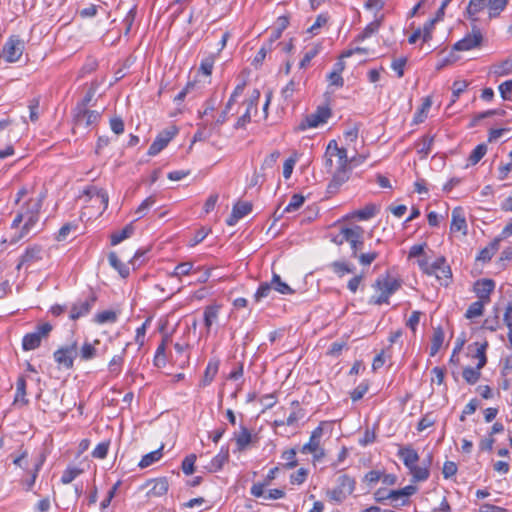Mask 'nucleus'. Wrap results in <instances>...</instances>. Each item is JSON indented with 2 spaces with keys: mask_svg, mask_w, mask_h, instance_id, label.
I'll return each instance as SVG.
<instances>
[{
  "mask_svg": "<svg viewBox=\"0 0 512 512\" xmlns=\"http://www.w3.org/2000/svg\"><path fill=\"white\" fill-rule=\"evenodd\" d=\"M509 0H470L466 8L467 19L471 21V33L454 44L457 51H468L481 45L483 35L477 26L478 14L488 9V20L498 17L508 5Z\"/></svg>",
  "mask_w": 512,
  "mask_h": 512,
  "instance_id": "f257e3e1",
  "label": "nucleus"
},
{
  "mask_svg": "<svg viewBox=\"0 0 512 512\" xmlns=\"http://www.w3.org/2000/svg\"><path fill=\"white\" fill-rule=\"evenodd\" d=\"M45 193H40L37 197H30L16 213L11 229H17L11 238L10 243L16 244L20 240L36 234V228L40 220V211L45 199Z\"/></svg>",
  "mask_w": 512,
  "mask_h": 512,
  "instance_id": "f03ea898",
  "label": "nucleus"
},
{
  "mask_svg": "<svg viewBox=\"0 0 512 512\" xmlns=\"http://www.w3.org/2000/svg\"><path fill=\"white\" fill-rule=\"evenodd\" d=\"M402 286V280L391 276L389 273L380 275L372 284L375 294L368 303L372 305L389 304V298Z\"/></svg>",
  "mask_w": 512,
  "mask_h": 512,
  "instance_id": "7ed1b4c3",
  "label": "nucleus"
},
{
  "mask_svg": "<svg viewBox=\"0 0 512 512\" xmlns=\"http://www.w3.org/2000/svg\"><path fill=\"white\" fill-rule=\"evenodd\" d=\"M52 329L53 326L48 322L36 326L33 332L24 335L22 339L23 350L31 351L37 349L41 345L42 340L48 338Z\"/></svg>",
  "mask_w": 512,
  "mask_h": 512,
  "instance_id": "20e7f679",
  "label": "nucleus"
},
{
  "mask_svg": "<svg viewBox=\"0 0 512 512\" xmlns=\"http://www.w3.org/2000/svg\"><path fill=\"white\" fill-rule=\"evenodd\" d=\"M78 356V342L76 340L59 347L54 353L53 358L59 367L71 369L74 360Z\"/></svg>",
  "mask_w": 512,
  "mask_h": 512,
  "instance_id": "39448f33",
  "label": "nucleus"
},
{
  "mask_svg": "<svg viewBox=\"0 0 512 512\" xmlns=\"http://www.w3.org/2000/svg\"><path fill=\"white\" fill-rule=\"evenodd\" d=\"M323 436V428L316 427L310 435L308 443L301 448V453L312 454L314 461H320L325 456V450L321 446V438Z\"/></svg>",
  "mask_w": 512,
  "mask_h": 512,
  "instance_id": "423d86ee",
  "label": "nucleus"
},
{
  "mask_svg": "<svg viewBox=\"0 0 512 512\" xmlns=\"http://www.w3.org/2000/svg\"><path fill=\"white\" fill-rule=\"evenodd\" d=\"M25 48L24 42L18 36H11L3 46L2 54L6 62L19 61Z\"/></svg>",
  "mask_w": 512,
  "mask_h": 512,
  "instance_id": "0eeeda50",
  "label": "nucleus"
},
{
  "mask_svg": "<svg viewBox=\"0 0 512 512\" xmlns=\"http://www.w3.org/2000/svg\"><path fill=\"white\" fill-rule=\"evenodd\" d=\"M331 116V109L327 106H319L317 110L305 117L298 125L299 131H305L308 128H316L320 124L326 123Z\"/></svg>",
  "mask_w": 512,
  "mask_h": 512,
  "instance_id": "6e6552de",
  "label": "nucleus"
},
{
  "mask_svg": "<svg viewBox=\"0 0 512 512\" xmlns=\"http://www.w3.org/2000/svg\"><path fill=\"white\" fill-rule=\"evenodd\" d=\"M363 234L364 230L361 226L344 227V239L350 244L352 258L357 256L358 252L363 249Z\"/></svg>",
  "mask_w": 512,
  "mask_h": 512,
  "instance_id": "1a4fd4ad",
  "label": "nucleus"
},
{
  "mask_svg": "<svg viewBox=\"0 0 512 512\" xmlns=\"http://www.w3.org/2000/svg\"><path fill=\"white\" fill-rule=\"evenodd\" d=\"M101 118V114L96 110L74 109L73 122L74 128H88L96 124Z\"/></svg>",
  "mask_w": 512,
  "mask_h": 512,
  "instance_id": "9d476101",
  "label": "nucleus"
},
{
  "mask_svg": "<svg viewBox=\"0 0 512 512\" xmlns=\"http://www.w3.org/2000/svg\"><path fill=\"white\" fill-rule=\"evenodd\" d=\"M178 128L176 126H170L165 130L161 131L153 143L148 149V155L155 156L160 153L168 143L177 135Z\"/></svg>",
  "mask_w": 512,
  "mask_h": 512,
  "instance_id": "9b49d317",
  "label": "nucleus"
},
{
  "mask_svg": "<svg viewBox=\"0 0 512 512\" xmlns=\"http://www.w3.org/2000/svg\"><path fill=\"white\" fill-rule=\"evenodd\" d=\"M83 195L88 197V201L93 205H98L101 209L99 214H102L108 207L109 196L106 190L96 186H89L83 191Z\"/></svg>",
  "mask_w": 512,
  "mask_h": 512,
  "instance_id": "f8f14e48",
  "label": "nucleus"
},
{
  "mask_svg": "<svg viewBox=\"0 0 512 512\" xmlns=\"http://www.w3.org/2000/svg\"><path fill=\"white\" fill-rule=\"evenodd\" d=\"M46 457L43 453H41L32 464V467L26 471V476L22 478L21 483L24 486L26 491H31L34 487L35 481L38 477V473L41 470Z\"/></svg>",
  "mask_w": 512,
  "mask_h": 512,
  "instance_id": "ddd939ff",
  "label": "nucleus"
},
{
  "mask_svg": "<svg viewBox=\"0 0 512 512\" xmlns=\"http://www.w3.org/2000/svg\"><path fill=\"white\" fill-rule=\"evenodd\" d=\"M435 272H430V276H435L442 285H448L452 277L451 268L446 263L445 257L441 256L432 263V268Z\"/></svg>",
  "mask_w": 512,
  "mask_h": 512,
  "instance_id": "4468645a",
  "label": "nucleus"
},
{
  "mask_svg": "<svg viewBox=\"0 0 512 512\" xmlns=\"http://www.w3.org/2000/svg\"><path fill=\"white\" fill-rule=\"evenodd\" d=\"M43 249L40 245H32L26 248L23 255L20 257L16 269L20 270L22 266H31L32 264L42 260Z\"/></svg>",
  "mask_w": 512,
  "mask_h": 512,
  "instance_id": "2eb2a0df",
  "label": "nucleus"
},
{
  "mask_svg": "<svg viewBox=\"0 0 512 512\" xmlns=\"http://www.w3.org/2000/svg\"><path fill=\"white\" fill-rule=\"evenodd\" d=\"M96 302V296L94 294H91L87 299L84 301H79L75 303L71 310H70V319L71 320H77L80 317H83L87 315L92 307L94 306Z\"/></svg>",
  "mask_w": 512,
  "mask_h": 512,
  "instance_id": "dca6fc26",
  "label": "nucleus"
},
{
  "mask_svg": "<svg viewBox=\"0 0 512 512\" xmlns=\"http://www.w3.org/2000/svg\"><path fill=\"white\" fill-rule=\"evenodd\" d=\"M495 288V283L491 279H481L476 281L474 285V291L479 298L486 303L490 301V294Z\"/></svg>",
  "mask_w": 512,
  "mask_h": 512,
  "instance_id": "f3484780",
  "label": "nucleus"
},
{
  "mask_svg": "<svg viewBox=\"0 0 512 512\" xmlns=\"http://www.w3.org/2000/svg\"><path fill=\"white\" fill-rule=\"evenodd\" d=\"M450 229L452 232H462L463 234L467 233L466 218L461 207H456L453 209L451 214Z\"/></svg>",
  "mask_w": 512,
  "mask_h": 512,
  "instance_id": "a211bd4d",
  "label": "nucleus"
},
{
  "mask_svg": "<svg viewBox=\"0 0 512 512\" xmlns=\"http://www.w3.org/2000/svg\"><path fill=\"white\" fill-rule=\"evenodd\" d=\"M278 471V467L270 469L263 482L254 483L252 485L250 489V494L257 498L264 496L265 487L268 486L271 483V481L275 479Z\"/></svg>",
  "mask_w": 512,
  "mask_h": 512,
  "instance_id": "6ab92c4d",
  "label": "nucleus"
},
{
  "mask_svg": "<svg viewBox=\"0 0 512 512\" xmlns=\"http://www.w3.org/2000/svg\"><path fill=\"white\" fill-rule=\"evenodd\" d=\"M398 457L403 461L406 468H411L419 461V455L411 446H401L397 453Z\"/></svg>",
  "mask_w": 512,
  "mask_h": 512,
  "instance_id": "aec40b11",
  "label": "nucleus"
},
{
  "mask_svg": "<svg viewBox=\"0 0 512 512\" xmlns=\"http://www.w3.org/2000/svg\"><path fill=\"white\" fill-rule=\"evenodd\" d=\"M237 450L244 451L252 442V434L249 429L243 425L240 426V431L234 434Z\"/></svg>",
  "mask_w": 512,
  "mask_h": 512,
  "instance_id": "412c9836",
  "label": "nucleus"
},
{
  "mask_svg": "<svg viewBox=\"0 0 512 512\" xmlns=\"http://www.w3.org/2000/svg\"><path fill=\"white\" fill-rule=\"evenodd\" d=\"M149 485L151 488L148 490L149 497H160L167 493L169 484L166 478H159L152 480Z\"/></svg>",
  "mask_w": 512,
  "mask_h": 512,
  "instance_id": "4be33fe9",
  "label": "nucleus"
},
{
  "mask_svg": "<svg viewBox=\"0 0 512 512\" xmlns=\"http://www.w3.org/2000/svg\"><path fill=\"white\" fill-rule=\"evenodd\" d=\"M229 459V451H228V448H221L220 452L214 456L212 458V460L210 461V464L208 466H206L207 470L209 472H217V471H220L224 464L228 461Z\"/></svg>",
  "mask_w": 512,
  "mask_h": 512,
  "instance_id": "5701e85b",
  "label": "nucleus"
},
{
  "mask_svg": "<svg viewBox=\"0 0 512 512\" xmlns=\"http://www.w3.org/2000/svg\"><path fill=\"white\" fill-rule=\"evenodd\" d=\"M219 305H208L204 309L203 318H204V325L206 327L207 333L210 332V329L214 323L217 322L218 316H219Z\"/></svg>",
  "mask_w": 512,
  "mask_h": 512,
  "instance_id": "b1692460",
  "label": "nucleus"
},
{
  "mask_svg": "<svg viewBox=\"0 0 512 512\" xmlns=\"http://www.w3.org/2000/svg\"><path fill=\"white\" fill-rule=\"evenodd\" d=\"M26 379L24 375L18 377L16 382V393L14 397V404L21 403L22 405H28L29 400L26 398Z\"/></svg>",
  "mask_w": 512,
  "mask_h": 512,
  "instance_id": "393cba45",
  "label": "nucleus"
},
{
  "mask_svg": "<svg viewBox=\"0 0 512 512\" xmlns=\"http://www.w3.org/2000/svg\"><path fill=\"white\" fill-rule=\"evenodd\" d=\"M348 175L346 170L338 169V171L334 174L332 180L329 182L327 186L328 193L334 194L339 188L348 180Z\"/></svg>",
  "mask_w": 512,
  "mask_h": 512,
  "instance_id": "a878e982",
  "label": "nucleus"
},
{
  "mask_svg": "<svg viewBox=\"0 0 512 512\" xmlns=\"http://www.w3.org/2000/svg\"><path fill=\"white\" fill-rule=\"evenodd\" d=\"M356 486V481L354 478L344 474L338 477L337 479V487L341 489V491L346 495H351Z\"/></svg>",
  "mask_w": 512,
  "mask_h": 512,
  "instance_id": "bb28decb",
  "label": "nucleus"
},
{
  "mask_svg": "<svg viewBox=\"0 0 512 512\" xmlns=\"http://www.w3.org/2000/svg\"><path fill=\"white\" fill-rule=\"evenodd\" d=\"M28 456V450L25 449L23 445L20 446L17 453L11 454V457L13 458V464L23 470H28L30 468L28 464Z\"/></svg>",
  "mask_w": 512,
  "mask_h": 512,
  "instance_id": "cd10ccee",
  "label": "nucleus"
},
{
  "mask_svg": "<svg viewBox=\"0 0 512 512\" xmlns=\"http://www.w3.org/2000/svg\"><path fill=\"white\" fill-rule=\"evenodd\" d=\"M330 268L340 278L355 271V266L346 261H334L330 264Z\"/></svg>",
  "mask_w": 512,
  "mask_h": 512,
  "instance_id": "c85d7f7f",
  "label": "nucleus"
},
{
  "mask_svg": "<svg viewBox=\"0 0 512 512\" xmlns=\"http://www.w3.org/2000/svg\"><path fill=\"white\" fill-rule=\"evenodd\" d=\"M169 342H170V337L168 335H165L162 338L161 343L159 344V346L156 349V353H155V357H154V363L158 367L164 366L166 364V362H167V359H166V356H165V351H166L167 344Z\"/></svg>",
  "mask_w": 512,
  "mask_h": 512,
  "instance_id": "c756f323",
  "label": "nucleus"
},
{
  "mask_svg": "<svg viewBox=\"0 0 512 512\" xmlns=\"http://www.w3.org/2000/svg\"><path fill=\"white\" fill-rule=\"evenodd\" d=\"M108 261H109V264L115 270L118 271V273L120 274L121 277L126 278L129 275V273H130L129 267L125 263L121 262L118 259V256L115 252H110L108 254Z\"/></svg>",
  "mask_w": 512,
  "mask_h": 512,
  "instance_id": "7c9ffc66",
  "label": "nucleus"
},
{
  "mask_svg": "<svg viewBox=\"0 0 512 512\" xmlns=\"http://www.w3.org/2000/svg\"><path fill=\"white\" fill-rule=\"evenodd\" d=\"M134 232V227L132 223L126 225L122 230L116 231L111 234L110 240L111 245H117L124 241L125 239L129 238Z\"/></svg>",
  "mask_w": 512,
  "mask_h": 512,
  "instance_id": "2f4dec72",
  "label": "nucleus"
},
{
  "mask_svg": "<svg viewBox=\"0 0 512 512\" xmlns=\"http://www.w3.org/2000/svg\"><path fill=\"white\" fill-rule=\"evenodd\" d=\"M412 478L416 482L426 481L430 476V470L427 466L424 465H413L411 468H408Z\"/></svg>",
  "mask_w": 512,
  "mask_h": 512,
  "instance_id": "473e14b6",
  "label": "nucleus"
},
{
  "mask_svg": "<svg viewBox=\"0 0 512 512\" xmlns=\"http://www.w3.org/2000/svg\"><path fill=\"white\" fill-rule=\"evenodd\" d=\"M379 211L375 204H367L364 208L353 212L352 216L359 220H369L373 218Z\"/></svg>",
  "mask_w": 512,
  "mask_h": 512,
  "instance_id": "72a5a7b5",
  "label": "nucleus"
},
{
  "mask_svg": "<svg viewBox=\"0 0 512 512\" xmlns=\"http://www.w3.org/2000/svg\"><path fill=\"white\" fill-rule=\"evenodd\" d=\"M300 84L301 78L296 79V77H293L281 91L283 99L285 101L290 100L294 93L299 90Z\"/></svg>",
  "mask_w": 512,
  "mask_h": 512,
  "instance_id": "f704fd0d",
  "label": "nucleus"
},
{
  "mask_svg": "<svg viewBox=\"0 0 512 512\" xmlns=\"http://www.w3.org/2000/svg\"><path fill=\"white\" fill-rule=\"evenodd\" d=\"M218 369H219L218 361H209L208 362L205 372H204V377L202 380L203 386L209 385L214 380L215 376L217 375Z\"/></svg>",
  "mask_w": 512,
  "mask_h": 512,
  "instance_id": "c9c22d12",
  "label": "nucleus"
},
{
  "mask_svg": "<svg viewBox=\"0 0 512 512\" xmlns=\"http://www.w3.org/2000/svg\"><path fill=\"white\" fill-rule=\"evenodd\" d=\"M444 341V332L441 328H436L433 332V337L430 346V355L435 356L440 350Z\"/></svg>",
  "mask_w": 512,
  "mask_h": 512,
  "instance_id": "e433bc0d",
  "label": "nucleus"
},
{
  "mask_svg": "<svg viewBox=\"0 0 512 512\" xmlns=\"http://www.w3.org/2000/svg\"><path fill=\"white\" fill-rule=\"evenodd\" d=\"M274 291L279 292L283 295H289L294 293V290L285 282H283L280 278V276L276 273H273L272 279H271Z\"/></svg>",
  "mask_w": 512,
  "mask_h": 512,
  "instance_id": "4c0bfd02",
  "label": "nucleus"
},
{
  "mask_svg": "<svg viewBox=\"0 0 512 512\" xmlns=\"http://www.w3.org/2000/svg\"><path fill=\"white\" fill-rule=\"evenodd\" d=\"M97 350L90 342H85L81 348H78V355L82 361H89L96 357Z\"/></svg>",
  "mask_w": 512,
  "mask_h": 512,
  "instance_id": "58836bf2",
  "label": "nucleus"
},
{
  "mask_svg": "<svg viewBox=\"0 0 512 512\" xmlns=\"http://www.w3.org/2000/svg\"><path fill=\"white\" fill-rule=\"evenodd\" d=\"M499 241H500V239H495L488 247H485L484 249H482L479 252L476 259L479 261H482V262L491 260L492 256L498 249Z\"/></svg>",
  "mask_w": 512,
  "mask_h": 512,
  "instance_id": "ea45409f",
  "label": "nucleus"
},
{
  "mask_svg": "<svg viewBox=\"0 0 512 512\" xmlns=\"http://www.w3.org/2000/svg\"><path fill=\"white\" fill-rule=\"evenodd\" d=\"M162 447L155 450V451H152L146 455H144L142 457V459L140 460L139 462V467L140 468H146V467H149L150 465L154 464L155 462L159 461L162 457Z\"/></svg>",
  "mask_w": 512,
  "mask_h": 512,
  "instance_id": "a19ab883",
  "label": "nucleus"
},
{
  "mask_svg": "<svg viewBox=\"0 0 512 512\" xmlns=\"http://www.w3.org/2000/svg\"><path fill=\"white\" fill-rule=\"evenodd\" d=\"M487 153V145L484 143H481L477 145L472 152L470 153L468 157V164L469 165H476Z\"/></svg>",
  "mask_w": 512,
  "mask_h": 512,
  "instance_id": "79ce46f5",
  "label": "nucleus"
},
{
  "mask_svg": "<svg viewBox=\"0 0 512 512\" xmlns=\"http://www.w3.org/2000/svg\"><path fill=\"white\" fill-rule=\"evenodd\" d=\"M486 302L482 301V300H478V301H475L473 303H471L468 307V309L466 310V313H465V317L467 319H474L476 317H479L483 314V311H484V304Z\"/></svg>",
  "mask_w": 512,
  "mask_h": 512,
  "instance_id": "37998d69",
  "label": "nucleus"
},
{
  "mask_svg": "<svg viewBox=\"0 0 512 512\" xmlns=\"http://www.w3.org/2000/svg\"><path fill=\"white\" fill-rule=\"evenodd\" d=\"M431 105H432V102H431L430 98H426L414 115V118H413L414 124H419V123L424 122Z\"/></svg>",
  "mask_w": 512,
  "mask_h": 512,
  "instance_id": "c03bdc74",
  "label": "nucleus"
},
{
  "mask_svg": "<svg viewBox=\"0 0 512 512\" xmlns=\"http://www.w3.org/2000/svg\"><path fill=\"white\" fill-rule=\"evenodd\" d=\"M321 48H322L321 44H316L310 50H308L304 54L301 61L299 62V68L304 69V68L308 67L311 60L319 54Z\"/></svg>",
  "mask_w": 512,
  "mask_h": 512,
  "instance_id": "a18cd8bd",
  "label": "nucleus"
},
{
  "mask_svg": "<svg viewBox=\"0 0 512 512\" xmlns=\"http://www.w3.org/2000/svg\"><path fill=\"white\" fill-rule=\"evenodd\" d=\"M463 378L468 384H475L481 376V370L477 367H466L463 369Z\"/></svg>",
  "mask_w": 512,
  "mask_h": 512,
  "instance_id": "49530a36",
  "label": "nucleus"
},
{
  "mask_svg": "<svg viewBox=\"0 0 512 512\" xmlns=\"http://www.w3.org/2000/svg\"><path fill=\"white\" fill-rule=\"evenodd\" d=\"M330 17L328 13H321L317 16L315 22L308 28L307 32L312 35H317L319 29L327 24Z\"/></svg>",
  "mask_w": 512,
  "mask_h": 512,
  "instance_id": "de8ad7c7",
  "label": "nucleus"
},
{
  "mask_svg": "<svg viewBox=\"0 0 512 512\" xmlns=\"http://www.w3.org/2000/svg\"><path fill=\"white\" fill-rule=\"evenodd\" d=\"M296 454H297V452H296L295 448L285 450L281 454V458L286 461V463L284 464V467L286 469H292L298 465V461L296 459Z\"/></svg>",
  "mask_w": 512,
  "mask_h": 512,
  "instance_id": "09e8293b",
  "label": "nucleus"
},
{
  "mask_svg": "<svg viewBox=\"0 0 512 512\" xmlns=\"http://www.w3.org/2000/svg\"><path fill=\"white\" fill-rule=\"evenodd\" d=\"M272 290H274L272 282L261 283L254 294L255 301L260 302L263 298H267Z\"/></svg>",
  "mask_w": 512,
  "mask_h": 512,
  "instance_id": "8fccbe9b",
  "label": "nucleus"
},
{
  "mask_svg": "<svg viewBox=\"0 0 512 512\" xmlns=\"http://www.w3.org/2000/svg\"><path fill=\"white\" fill-rule=\"evenodd\" d=\"M417 488L413 485L405 486L404 488L398 489L397 492H393V496H402L403 500L400 505H407L409 503V497L416 493Z\"/></svg>",
  "mask_w": 512,
  "mask_h": 512,
  "instance_id": "3c124183",
  "label": "nucleus"
},
{
  "mask_svg": "<svg viewBox=\"0 0 512 512\" xmlns=\"http://www.w3.org/2000/svg\"><path fill=\"white\" fill-rule=\"evenodd\" d=\"M83 472L82 469L77 467H68L64 470L62 476H61V483L62 484H69L71 483L76 477H78Z\"/></svg>",
  "mask_w": 512,
  "mask_h": 512,
  "instance_id": "603ef678",
  "label": "nucleus"
},
{
  "mask_svg": "<svg viewBox=\"0 0 512 512\" xmlns=\"http://www.w3.org/2000/svg\"><path fill=\"white\" fill-rule=\"evenodd\" d=\"M136 14H137V5H134L133 7L130 8V10L127 12L125 18L123 19V24L125 26V30H124V35H129L131 29H132V26H133V23L135 21V18H136Z\"/></svg>",
  "mask_w": 512,
  "mask_h": 512,
  "instance_id": "864d4df0",
  "label": "nucleus"
},
{
  "mask_svg": "<svg viewBox=\"0 0 512 512\" xmlns=\"http://www.w3.org/2000/svg\"><path fill=\"white\" fill-rule=\"evenodd\" d=\"M245 105H246V111L242 116H240L238 118V120L235 124L236 129L244 128L246 126V124L251 121L252 111H254L255 113L257 112L256 107H250L249 104H245Z\"/></svg>",
  "mask_w": 512,
  "mask_h": 512,
  "instance_id": "5fc2aeb1",
  "label": "nucleus"
},
{
  "mask_svg": "<svg viewBox=\"0 0 512 512\" xmlns=\"http://www.w3.org/2000/svg\"><path fill=\"white\" fill-rule=\"evenodd\" d=\"M196 459L195 454H190L183 459L181 467L184 474L191 475L194 473Z\"/></svg>",
  "mask_w": 512,
  "mask_h": 512,
  "instance_id": "6e6d98bb",
  "label": "nucleus"
},
{
  "mask_svg": "<svg viewBox=\"0 0 512 512\" xmlns=\"http://www.w3.org/2000/svg\"><path fill=\"white\" fill-rule=\"evenodd\" d=\"M478 348L476 350V354H475V357L478 358V363H477V368L478 369H482L486 363H487V357H486V349L488 347V343L485 342L483 344H478Z\"/></svg>",
  "mask_w": 512,
  "mask_h": 512,
  "instance_id": "4d7b16f0",
  "label": "nucleus"
},
{
  "mask_svg": "<svg viewBox=\"0 0 512 512\" xmlns=\"http://www.w3.org/2000/svg\"><path fill=\"white\" fill-rule=\"evenodd\" d=\"M304 201V196H302L301 194H294L283 212L289 213L298 210L303 205Z\"/></svg>",
  "mask_w": 512,
  "mask_h": 512,
  "instance_id": "13d9d810",
  "label": "nucleus"
},
{
  "mask_svg": "<svg viewBox=\"0 0 512 512\" xmlns=\"http://www.w3.org/2000/svg\"><path fill=\"white\" fill-rule=\"evenodd\" d=\"M215 62L214 55H209L202 59L199 67V71H201L204 75L209 76L212 73L213 66Z\"/></svg>",
  "mask_w": 512,
  "mask_h": 512,
  "instance_id": "bf43d9fd",
  "label": "nucleus"
},
{
  "mask_svg": "<svg viewBox=\"0 0 512 512\" xmlns=\"http://www.w3.org/2000/svg\"><path fill=\"white\" fill-rule=\"evenodd\" d=\"M233 211L238 215V218H243L252 211V204L239 201L233 206Z\"/></svg>",
  "mask_w": 512,
  "mask_h": 512,
  "instance_id": "052dcab7",
  "label": "nucleus"
},
{
  "mask_svg": "<svg viewBox=\"0 0 512 512\" xmlns=\"http://www.w3.org/2000/svg\"><path fill=\"white\" fill-rule=\"evenodd\" d=\"M379 26H380V24L377 21L368 24L363 29V31L357 36L356 40L363 41L364 39L369 38L371 35H373L374 33L377 32V30L379 29Z\"/></svg>",
  "mask_w": 512,
  "mask_h": 512,
  "instance_id": "680f3d73",
  "label": "nucleus"
},
{
  "mask_svg": "<svg viewBox=\"0 0 512 512\" xmlns=\"http://www.w3.org/2000/svg\"><path fill=\"white\" fill-rule=\"evenodd\" d=\"M379 253L377 251H371L367 253H358L354 258L358 259L359 263L363 266L370 265L375 259H377Z\"/></svg>",
  "mask_w": 512,
  "mask_h": 512,
  "instance_id": "e2e57ef3",
  "label": "nucleus"
},
{
  "mask_svg": "<svg viewBox=\"0 0 512 512\" xmlns=\"http://www.w3.org/2000/svg\"><path fill=\"white\" fill-rule=\"evenodd\" d=\"M123 356L122 355H115L109 362V371L110 373L114 375H119L121 372V366L123 364Z\"/></svg>",
  "mask_w": 512,
  "mask_h": 512,
  "instance_id": "0e129e2a",
  "label": "nucleus"
},
{
  "mask_svg": "<svg viewBox=\"0 0 512 512\" xmlns=\"http://www.w3.org/2000/svg\"><path fill=\"white\" fill-rule=\"evenodd\" d=\"M406 63V57L397 58L392 61L391 68L396 72L398 78H402L404 76V68Z\"/></svg>",
  "mask_w": 512,
  "mask_h": 512,
  "instance_id": "69168bd1",
  "label": "nucleus"
},
{
  "mask_svg": "<svg viewBox=\"0 0 512 512\" xmlns=\"http://www.w3.org/2000/svg\"><path fill=\"white\" fill-rule=\"evenodd\" d=\"M382 478V472L379 470H371L367 472L363 478V482H365L369 486H373L380 481Z\"/></svg>",
  "mask_w": 512,
  "mask_h": 512,
  "instance_id": "338daca9",
  "label": "nucleus"
},
{
  "mask_svg": "<svg viewBox=\"0 0 512 512\" xmlns=\"http://www.w3.org/2000/svg\"><path fill=\"white\" fill-rule=\"evenodd\" d=\"M155 203V199L152 196L147 197L136 209L135 213L138 215V219L145 216L147 210L153 206Z\"/></svg>",
  "mask_w": 512,
  "mask_h": 512,
  "instance_id": "774afa93",
  "label": "nucleus"
}]
</instances>
